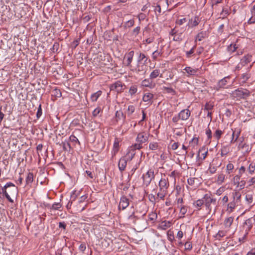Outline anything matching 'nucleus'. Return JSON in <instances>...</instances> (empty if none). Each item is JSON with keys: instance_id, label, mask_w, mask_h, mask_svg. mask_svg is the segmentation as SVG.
Instances as JSON below:
<instances>
[{"instance_id": "f257e3e1", "label": "nucleus", "mask_w": 255, "mask_h": 255, "mask_svg": "<svg viewBox=\"0 0 255 255\" xmlns=\"http://www.w3.org/2000/svg\"><path fill=\"white\" fill-rule=\"evenodd\" d=\"M246 168L242 166L239 169V173L233 178V182L235 185L239 187L240 189L245 188L246 184V179L247 178V175L246 174Z\"/></svg>"}, {"instance_id": "f03ea898", "label": "nucleus", "mask_w": 255, "mask_h": 255, "mask_svg": "<svg viewBox=\"0 0 255 255\" xmlns=\"http://www.w3.org/2000/svg\"><path fill=\"white\" fill-rule=\"evenodd\" d=\"M2 191L7 200L11 203H13V200L11 198L8 192L11 195H14L16 194L17 189L14 184L11 182L7 183L2 188Z\"/></svg>"}, {"instance_id": "7ed1b4c3", "label": "nucleus", "mask_w": 255, "mask_h": 255, "mask_svg": "<svg viewBox=\"0 0 255 255\" xmlns=\"http://www.w3.org/2000/svg\"><path fill=\"white\" fill-rule=\"evenodd\" d=\"M230 94L232 99L235 101H239L249 96L250 92L247 90L239 88L233 91Z\"/></svg>"}, {"instance_id": "20e7f679", "label": "nucleus", "mask_w": 255, "mask_h": 255, "mask_svg": "<svg viewBox=\"0 0 255 255\" xmlns=\"http://www.w3.org/2000/svg\"><path fill=\"white\" fill-rule=\"evenodd\" d=\"M255 224V218L254 217H251L247 219L243 225V228L245 230V233L242 238V239H239L240 241H241L244 242V240L246 239L247 236L248 235L249 232L251 231L253 227V225Z\"/></svg>"}, {"instance_id": "39448f33", "label": "nucleus", "mask_w": 255, "mask_h": 255, "mask_svg": "<svg viewBox=\"0 0 255 255\" xmlns=\"http://www.w3.org/2000/svg\"><path fill=\"white\" fill-rule=\"evenodd\" d=\"M202 199L206 210L211 212L212 209L211 204L216 205V199L213 198L211 194H205Z\"/></svg>"}, {"instance_id": "423d86ee", "label": "nucleus", "mask_w": 255, "mask_h": 255, "mask_svg": "<svg viewBox=\"0 0 255 255\" xmlns=\"http://www.w3.org/2000/svg\"><path fill=\"white\" fill-rule=\"evenodd\" d=\"M154 178V170L152 168H150L145 173L142 175L143 185L147 187Z\"/></svg>"}, {"instance_id": "0eeeda50", "label": "nucleus", "mask_w": 255, "mask_h": 255, "mask_svg": "<svg viewBox=\"0 0 255 255\" xmlns=\"http://www.w3.org/2000/svg\"><path fill=\"white\" fill-rule=\"evenodd\" d=\"M142 146L139 145V144H134L129 147L128 149L126 155L125 156L128 160H131L135 154L136 149H140Z\"/></svg>"}, {"instance_id": "6e6552de", "label": "nucleus", "mask_w": 255, "mask_h": 255, "mask_svg": "<svg viewBox=\"0 0 255 255\" xmlns=\"http://www.w3.org/2000/svg\"><path fill=\"white\" fill-rule=\"evenodd\" d=\"M148 136L146 135L145 132H141L138 133L136 138V143L135 144H139V145L142 146V144L148 141Z\"/></svg>"}, {"instance_id": "1a4fd4ad", "label": "nucleus", "mask_w": 255, "mask_h": 255, "mask_svg": "<svg viewBox=\"0 0 255 255\" xmlns=\"http://www.w3.org/2000/svg\"><path fill=\"white\" fill-rule=\"evenodd\" d=\"M230 79V76H228L219 80L217 84L215 86V89L218 91L221 88H225L226 86L229 83V80Z\"/></svg>"}, {"instance_id": "9d476101", "label": "nucleus", "mask_w": 255, "mask_h": 255, "mask_svg": "<svg viewBox=\"0 0 255 255\" xmlns=\"http://www.w3.org/2000/svg\"><path fill=\"white\" fill-rule=\"evenodd\" d=\"M241 196L242 194L239 191L235 190L232 193L233 200L232 202L235 203L237 206H239L241 203Z\"/></svg>"}, {"instance_id": "9b49d317", "label": "nucleus", "mask_w": 255, "mask_h": 255, "mask_svg": "<svg viewBox=\"0 0 255 255\" xmlns=\"http://www.w3.org/2000/svg\"><path fill=\"white\" fill-rule=\"evenodd\" d=\"M134 53V51L132 50L126 54L125 58H126L127 59L124 61V63L126 66L128 67H131V63L132 61Z\"/></svg>"}, {"instance_id": "f8f14e48", "label": "nucleus", "mask_w": 255, "mask_h": 255, "mask_svg": "<svg viewBox=\"0 0 255 255\" xmlns=\"http://www.w3.org/2000/svg\"><path fill=\"white\" fill-rule=\"evenodd\" d=\"M158 185L159 190L167 191L169 186V183L168 178H161L159 182Z\"/></svg>"}, {"instance_id": "ddd939ff", "label": "nucleus", "mask_w": 255, "mask_h": 255, "mask_svg": "<svg viewBox=\"0 0 255 255\" xmlns=\"http://www.w3.org/2000/svg\"><path fill=\"white\" fill-rule=\"evenodd\" d=\"M129 199L126 196H123L120 199V202L118 206L119 209L121 208L122 210L126 209L129 206Z\"/></svg>"}, {"instance_id": "4468645a", "label": "nucleus", "mask_w": 255, "mask_h": 255, "mask_svg": "<svg viewBox=\"0 0 255 255\" xmlns=\"http://www.w3.org/2000/svg\"><path fill=\"white\" fill-rule=\"evenodd\" d=\"M252 65H250V67L248 68V70L243 74H241V77L240 78V82L242 84H244L246 83V82L251 77L252 74L250 72V68L252 67Z\"/></svg>"}, {"instance_id": "2eb2a0df", "label": "nucleus", "mask_w": 255, "mask_h": 255, "mask_svg": "<svg viewBox=\"0 0 255 255\" xmlns=\"http://www.w3.org/2000/svg\"><path fill=\"white\" fill-rule=\"evenodd\" d=\"M178 115L181 120L186 121L190 117L191 115V112L188 109H184L179 112Z\"/></svg>"}, {"instance_id": "dca6fc26", "label": "nucleus", "mask_w": 255, "mask_h": 255, "mask_svg": "<svg viewBox=\"0 0 255 255\" xmlns=\"http://www.w3.org/2000/svg\"><path fill=\"white\" fill-rule=\"evenodd\" d=\"M232 130L233 133L232 134V139L230 141L231 143H235L238 140L241 132V129L240 128H235L234 129H232Z\"/></svg>"}, {"instance_id": "f3484780", "label": "nucleus", "mask_w": 255, "mask_h": 255, "mask_svg": "<svg viewBox=\"0 0 255 255\" xmlns=\"http://www.w3.org/2000/svg\"><path fill=\"white\" fill-rule=\"evenodd\" d=\"M123 85L120 81H117L111 86V90H115L118 93H121L123 91Z\"/></svg>"}, {"instance_id": "a211bd4d", "label": "nucleus", "mask_w": 255, "mask_h": 255, "mask_svg": "<svg viewBox=\"0 0 255 255\" xmlns=\"http://www.w3.org/2000/svg\"><path fill=\"white\" fill-rule=\"evenodd\" d=\"M128 160L125 156L120 158L118 163V167L120 171L123 172L125 170Z\"/></svg>"}, {"instance_id": "6ab92c4d", "label": "nucleus", "mask_w": 255, "mask_h": 255, "mask_svg": "<svg viewBox=\"0 0 255 255\" xmlns=\"http://www.w3.org/2000/svg\"><path fill=\"white\" fill-rule=\"evenodd\" d=\"M208 149L204 146H202L198 151L197 157H199L201 160H204L207 156L208 154Z\"/></svg>"}, {"instance_id": "aec40b11", "label": "nucleus", "mask_w": 255, "mask_h": 255, "mask_svg": "<svg viewBox=\"0 0 255 255\" xmlns=\"http://www.w3.org/2000/svg\"><path fill=\"white\" fill-rule=\"evenodd\" d=\"M184 71L187 73L186 76L189 77L192 76H194L197 73L198 69L197 68H193L191 67L187 66L184 69Z\"/></svg>"}, {"instance_id": "412c9836", "label": "nucleus", "mask_w": 255, "mask_h": 255, "mask_svg": "<svg viewBox=\"0 0 255 255\" xmlns=\"http://www.w3.org/2000/svg\"><path fill=\"white\" fill-rule=\"evenodd\" d=\"M120 142V140L117 137H116L114 140L113 147L112 151V157L115 156L116 154L118 152L119 150Z\"/></svg>"}, {"instance_id": "4be33fe9", "label": "nucleus", "mask_w": 255, "mask_h": 255, "mask_svg": "<svg viewBox=\"0 0 255 255\" xmlns=\"http://www.w3.org/2000/svg\"><path fill=\"white\" fill-rule=\"evenodd\" d=\"M138 55V57L137 58V63L142 64V62H143V64H146L148 60L147 57L143 53L139 52L137 53Z\"/></svg>"}, {"instance_id": "5701e85b", "label": "nucleus", "mask_w": 255, "mask_h": 255, "mask_svg": "<svg viewBox=\"0 0 255 255\" xmlns=\"http://www.w3.org/2000/svg\"><path fill=\"white\" fill-rule=\"evenodd\" d=\"M141 85L142 87H147L150 89L153 88L155 84H153L152 80L149 79H145L142 81Z\"/></svg>"}, {"instance_id": "b1692460", "label": "nucleus", "mask_w": 255, "mask_h": 255, "mask_svg": "<svg viewBox=\"0 0 255 255\" xmlns=\"http://www.w3.org/2000/svg\"><path fill=\"white\" fill-rule=\"evenodd\" d=\"M203 202L202 198L195 201L193 203V206L195 208V210L198 211L201 210L202 207L204 205Z\"/></svg>"}, {"instance_id": "393cba45", "label": "nucleus", "mask_w": 255, "mask_h": 255, "mask_svg": "<svg viewBox=\"0 0 255 255\" xmlns=\"http://www.w3.org/2000/svg\"><path fill=\"white\" fill-rule=\"evenodd\" d=\"M200 21V18L198 16H195L193 18L189 19L187 25L191 27L196 26L198 25Z\"/></svg>"}, {"instance_id": "a878e982", "label": "nucleus", "mask_w": 255, "mask_h": 255, "mask_svg": "<svg viewBox=\"0 0 255 255\" xmlns=\"http://www.w3.org/2000/svg\"><path fill=\"white\" fill-rule=\"evenodd\" d=\"M208 36V34L207 31H202L196 35L195 42H196L197 41H201Z\"/></svg>"}, {"instance_id": "bb28decb", "label": "nucleus", "mask_w": 255, "mask_h": 255, "mask_svg": "<svg viewBox=\"0 0 255 255\" xmlns=\"http://www.w3.org/2000/svg\"><path fill=\"white\" fill-rule=\"evenodd\" d=\"M154 95L150 93H146L144 94L142 97V101L144 102H148L151 104V100L153 98Z\"/></svg>"}, {"instance_id": "cd10ccee", "label": "nucleus", "mask_w": 255, "mask_h": 255, "mask_svg": "<svg viewBox=\"0 0 255 255\" xmlns=\"http://www.w3.org/2000/svg\"><path fill=\"white\" fill-rule=\"evenodd\" d=\"M33 174L32 172H28L27 173V175L25 179V182L26 184L25 186H31V185L33 181Z\"/></svg>"}, {"instance_id": "c85d7f7f", "label": "nucleus", "mask_w": 255, "mask_h": 255, "mask_svg": "<svg viewBox=\"0 0 255 255\" xmlns=\"http://www.w3.org/2000/svg\"><path fill=\"white\" fill-rule=\"evenodd\" d=\"M234 219V217L232 216L227 217L225 219L224 224L226 228L229 229L231 227Z\"/></svg>"}, {"instance_id": "c756f323", "label": "nucleus", "mask_w": 255, "mask_h": 255, "mask_svg": "<svg viewBox=\"0 0 255 255\" xmlns=\"http://www.w3.org/2000/svg\"><path fill=\"white\" fill-rule=\"evenodd\" d=\"M252 56L249 54L245 55L241 59V64L242 65H245L252 61Z\"/></svg>"}, {"instance_id": "7c9ffc66", "label": "nucleus", "mask_w": 255, "mask_h": 255, "mask_svg": "<svg viewBox=\"0 0 255 255\" xmlns=\"http://www.w3.org/2000/svg\"><path fill=\"white\" fill-rule=\"evenodd\" d=\"M159 75H160V77H162V74H160V70L159 69H154L153 70L149 75V78L150 79H154L157 78Z\"/></svg>"}, {"instance_id": "2f4dec72", "label": "nucleus", "mask_w": 255, "mask_h": 255, "mask_svg": "<svg viewBox=\"0 0 255 255\" xmlns=\"http://www.w3.org/2000/svg\"><path fill=\"white\" fill-rule=\"evenodd\" d=\"M214 107V103L213 102H208L204 106V108L202 109L204 111H211Z\"/></svg>"}, {"instance_id": "473e14b6", "label": "nucleus", "mask_w": 255, "mask_h": 255, "mask_svg": "<svg viewBox=\"0 0 255 255\" xmlns=\"http://www.w3.org/2000/svg\"><path fill=\"white\" fill-rule=\"evenodd\" d=\"M102 92L100 90L96 92V93H93L91 96V100L92 102H96L97 101L98 99L101 96Z\"/></svg>"}, {"instance_id": "72a5a7b5", "label": "nucleus", "mask_w": 255, "mask_h": 255, "mask_svg": "<svg viewBox=\"0 0 255 255\" xmlns=\"http://www.w3.org/2000/svg\"><path fill=\"white\" fill-rule=\"evenodd\" d=\"M162 54V50L159 51L156 50L152 53V58L154 61L157 60V58L159 56H161Z\"/></svg>"}, {"instance_id": "f704fd0d", "label": "nucleus", "mask_w": 255, "mask_h": 255, "mask_svg": "<svg viewBox=\"0 0 255 255\" xmlns=\"http://www.w3.org/2000/svg\"><path fill=\"white\" fill-rule=\"evenodd\" d=\"M47 207H49L50 210H58L62 207V204L60 202H55L52 206H50L48 205Z\"/></svg>"}, {"instance_id": "c9c22d12", "label": "nucleus", "mask_w": 255, "mask_h": 255, "mask_svg": "<svg viewBox=\"0 0 255 255\" xmlns=\"http://www.w3.org/2000/svg\"><path fill=\"white\" fill-rule=\"evenodd\" d=\"M157 218V215L155 212H151L148 214V220L151 223H154Z\"/></svg>"}, {"instance_id": "e433bc0d", "label": "nucleus", "mask_w": 255, "mask_h": 255, "mask_svg": "<svg viewBox=\"0 0 255 255\" xmlns=\"http://www.w3.org/2000/svg\"><path fill=\"white\" fill-rule=\"evenodd\" d=\"M167 193V191L159 190V192L157 193L156 196L157 200H158L159 198L163 200Z\"/></svg>"}, {"instance_id": "4c0bfd02", "label": "nucleus", "mask_w": 255, "mask_h": 255, "mask_svg": "<svg viewBox=\"0 0 255 255\" xmlns=\"http://www.w3.org/2000/svg\"><path fill=\"white\" fill-rule=\"evenodd\" d=\"M238 206L236 205V204H235V203H233L232 201H231L229 202L227 205V211H228L230 213L232 212L235 209V208Z\"/></svg>"}, {"instance_id": "58836bf2", "label": "nucleus", "mask_w": 255, "mask_h": 255, "mask_svg": "<svg viewBox=\"0 0 255 255\" xmlns=\"http://www.w3.org/2000/svg\"><path fill=\"white\" fill-rule=\"evenodd\" d=\"M115 116L117 118V121H118L119 120H121L122 118L125 120L126 116L124 114L123 112L122 111H118L116 113Z\"/></svg>"}, {"instance_id": "ea45409f", "label": "nucleus", "mask_w": 255, "mask_h": 255, "mask_svg": "<svg viewBox=\"0 0 255 255\" xmlns=\"http://www.w3.org/2000/svg\"><path fill=\"white\" fill-rule=\"evenodd\" d=\"M225 175L223 173H220L218 175L217 182L218 184H222L225 180Z\"/></svg>"}, {"instance_id": "a19ab883", "label": "nucleus", "mask_w": 255, "mask_h": 255, "mask_svg": "<svg viewBox=\"0 0 255 255\" xmlns=\"http://www.w3.org/2000/svg\"><path fill=\"white\" fill-rule=\"evenodd\" d=\"M245 200L249 204H251L253 202V194L248 193L246 195Z\"/></svg>"}, {"instance_id": "79ce46f5", "label": "nucleus", "mask_w": 255, "mask_h": 255, "mask_svg": "<svg viewBox=\"0 0 255 255\" xmlns=\"http://www.w3.org/2000/svg\"><path fill=\"white\" fill-rule=\"evenodd\" d=\"M62 147L65 151H69L71 149V146L68 141H64L62 142Z\"/></svg>"}, {"instance_id": "37998d69", "label": "nucleus", "mask_w": 255, "mask_h": 255, "mask_svg": "<svg viewBox=\"0 0 255 255\" xmlns=\"http://www.w3.org/2000/svg\"><path fill=\"white\" fill-rule=\"evenodd\" d=\"M238 48V46L236 43L233 44H231L227 48L228 51L231 53L235 52L236 49Z\"/></svg>"}, {"instance_id": "c03bdc74", "label": "nucleus", "mask_w": 255, "mask_h": 255, "mask_svg": "<svg viewBox=\"0 0 255 255\" xmlns=\"http://www.w3.org/2000/svg\"><path fill=\"white\" fill-rule=\"evenodd\" d=\"M137 91V88L136 85H132L131 86L129 90V94L132 96L134 94H135Z\"/></svg>"}, {"instance_id": "a18cd8bd", "label": "nucleus", "mask_w": 255, "mask_h": 255, "mask_svg": "<svg viewBox=\"0 0 255 255\" xmlns=\"http://www.w3.org/2000/svg\"><path fill=\"white\" fill-rule=\"evenodd\" d=\"M129 220L132 221L133 224H135L136 220L139 218L135 215L134 212H133L130 215H129L128 217Z\"/></svg>"}, {"instance_id": "49530a36", "label": "nucleus", "mask_w": 255, "mask_h": 255, "mask_svg": "<svg viewBox=\"0 0 255 255\" xmlns=\"http://www.w3.org/2000/svg\"><path fill=\"white\" fill-rule=\"evenodd\" d=\"M163 89L167 93L171 94L172 95H175L176 94V91L171 87H163Z\"/></svg>"}, {"instance_id": "de8ad7c7", "label": "nucleus", "mask_w": 255, "mask_h": 255, "mask_svg": "<svg viewBox=\"0 0 255 255\" xmlns=\"http://www.w3.org/2000/svg\"><path fill=\"white\" fill-rule=\"evenodd\" d=\"M223 133V132L222 130L220 129H217L214 134V136L218 140L221 138Z\"/></svg>"}, {"instance_id": "09e8293b", "label": "nucleus", "mask_w": 255, "mask_h": 255, "mask_svg": "<svg viewBox=\"0 0 255 255\" xmlns=\"http://www.w3.org/2000/svg\"><path fill=\"white\" fill-rule=\"evenodd\" d=\"M217 170V167L214 165L213 163L210 164L209 167L208 168V171L211 174H214L216 172Z\"/></svg>"}, {"instance_id": "8fccbe9b", "label": "nucleus", "mask_w": 255, "mask_h": 255, "mask_svg": "<svg viewBox=\"0 0 255 255\" xmlns=\"http://www.w3.org/2000/svg\"><path fill=\"white\" fill-rule=\"evenodd\" d=\"M59 48V44L57 42H55L53 45L52 47L51 48L52 51L54 53L57 52Z\"/></svg>"}, {"instance_id": "3c124183", "label": "nucleus", "mask_w": 255, "mask_h": 255, "mask_svg": "<svg viewBox=\"0 0 255 255\" xmlns=\"http://www.w3.org/2000/svg\"><path fill=\"white\" fill-rule=\"evenodd\" d=\"M206 134L207 136L208 141H209V143H210L212 135V131L209 128H207L206 129Z\"/></svg>"}, {"instance_id": "603ef678", "label": "nucleus", "mask_w": 255, "mask_h": 255, "mask_svg": "<svg viewBox=\"0 0 255 255\" xmlns=\"http://www.w3.org/2000/svg\"><path fill=\"white\" fill-rule=\"evenodd\" d=\"M158 144L157 142H150L149 144V148L150 150H154L158 148Z\"/></svg>"}, {"instance_id": "864d4df0", "label": "nucleus", "mask_w": 255, "mask_h": 255, "mask_svg": "<svg viewBox=\"0 0 255 255\" xmlns=\"http://www.w3.org/2000/svg\"><path fill=\"white\" fill-rule=\"evenodd\" d=\"M135 111V107L133 105H129L128 108L127 114L128 116H130Z\"/></svg>"}, {"instance_id": "5fc2aeb1", "label": "nucleus", "mask_w": 255, "mask_h": 255, "mask_svg": "<svg viewBox=\"0 0 255 255\" xmlns=\"http://www.w3.org/2000/svg\"><path fill=\"white\" fill-rule=\"evenodd\" d=\"M196 47V45H195L193 47L189 50L186 52V56L187 58L191 57V55L194 52V49Z\"/></svg>"}, {"instance_id": "6e6d98bb", "label": "nucleus", "mask_w": 255, "mask_h": 255, "mask_svg": "<svg viewBox=\"0 0 255 255\" xmlns=\"http://www.w3.org/2000/svg\"><path fill=\"white\" fill-rule=\"evenodd\" d=\"M255 170V164L251 163L248 168V171L250 174H252Z\"/></svg>"}, {"instance_id": "4d7b16f0", "label": "nucleus", "mask_w": 255, "mask_h": 255, "mask_svg": "<svg viewBox=\"0 0 255 255\" xmlns=\"http://www.w3.org/2000/svg\"><path fill=\"white\" fill-rule=\"evenodd\" d=\"M148 197L150 201L154 204L158 201L157 197L153 194H149Z\"/></svg>"}, {"instance_id": "13d9d810", "label": "nucleus", "mask_w": 255, "mask_h": 255, "mask_svg": "<svg viewBox=\"0 0 255 255\" xmlns=\"http://www.w3.org/2000/svg\"><path fill=\"white\" fill-rule=\"evenodd\" d=\"M140 30V26L136 27L132 31V32H131L132 35L133 36H134L135 37H136L139 34Z\"/></svg>"}, {"instance_id": "bf43d9fd", "label": "nucleus", "mask_w": 255, "mask_h": 255, "mask_svg": "<svg viewBox=\"0 0 255 255\" xmlns=\"http://www.w3.org/2000/svg\"><path fill=\"white\" fill-rule=\"evenodd\" d=\"M69 140L72 142H75L78 143V144H80V142L79 141L78 139L74 135L72 134L69 137Z\"/></svg>"}, {"instance_id": "052dcab7", "label": "nucleus", "mask_w": 255, "mask_h": 255, "mask_svg": "<svg viewBox=\"0 0 255 255\" xmlns=\"http://www.w3.org/2000/svg\"><path fill=\"white\" fill-rule=\"evenodd\" d=\"M182 33H180L179 34H175L173 37V40L175 41L180 42L182 40Z\"/></svg>"}, {"instance_id": "680f3d73", "label": "nucleus", "mask_w": 255, "mask_h": 255, "mask_svg": "<svg viewBox=\"0 0 255 255\" xmlns=\"http://www.w3.org/2000/svg\"><path fill=\"white\" fill-rule=\"evenodd\" d=\"M180 208V213L184 216L187 212V208L185 206H180L179 207Z\"/></svg>"}, {"instance_id": "e2e57ef3", "label": "nucleus", "mask_w": 255, "mask_h": 255, "mask_svg": "<svg viewBox=\"0 0 255 255\" xmlns=\"http://www.w3.org/2000/svg\"><path fill=\"white\" fill-rule=\"evenodd\" d=\"M195 180H198V179L195 177H190L187 180L188 184L190 186H193L195 184Z\"/></svg>"}, {"instance_id": "0e129e2a", "label": "nucleus", "mask_w": 255, "mask_h": 255, "mask_svg": "<svg viewBox=\"0 0 255 255\" xmlns=\"http://www.w3.org/2000/svg\"><path fill=\"white\" fill-rule=\"evenodd\" d=\"M134 24V21L133 19H130L126 22L125 27L129 28L133 26Z\"/></svg>"}, {"instance_id": "69168bd1", "label": "nucleus", "mask_w": 255, "mask_h": 255, "mask_svg": "<svg viewBox=\"0 0 255 255\" xmlns=\"http://www.w3.org/2000/svg\"><path fill=\"white\" fill-rule=\"evenodd\" d=\"M184 246H185V250L188 251H191L192 249V244H191V243L189 242H186L184 245Z\"/></svg>"}, {"instance_id": "338daca9", "label": "nucleus", "mask_w": 255, "mask_h": 255, "mask_svg": "<svg viewBox=\"0 0 255 255\" xmlns=\"http://www.w3.org/2000/svg\"><path fill=\"white\" fill-rule=\"evenodd\" d=\"M241 148L245 149L247 153L249 152L251 150V147L246 143H244L243 145H242Z\"/></svg>"}, {"instance_id": "774afa93", "label": "nucleus", "mask_w": 255, "mask_h": 255, "mask_svg": "<svg viewBox=\"0 0 255 255\" xmlns=\"http://www.w3.org/2000/svg\"><path fill=\"white\" fill-rule=\"evenodd\" d=\"M248 186L250 187L255 184V177L251 178L249 180L247 181Z\"/></svg>"}]
</instances>
